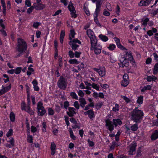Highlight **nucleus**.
<instances>
[{
  "instance_id": "1",
  "label": "nucleus",
  "mask_w": 158,
  "mask_h": 158,
  "mask_svg": "<svg viewBox=\"0 0 158 158\" xmlns=\"http://www.w3.org/2000/svg\"><path fill=\"white\" fill-rule=\"evenodd\" d=\"M143 116V111L137 109V108L131 112V119L136 123H139L141 122Z\"/></svg>"
},
{
  "instance_id": "2",
  "label": "nucleus",
  "mask_w": 158,
  "mask_h": 158,
  "mask_svg": "<svg viewBox=\"0 0 158 158\" xmlns=\"http://www.w3.org/2000/svg\"><path fill=\"white\" fill-rule=\"evenodd\" d=\"M27 48V45L26 42L22 39H19L18 40V44L16 47V50L17 52H19L16 56L18 57L21 56L23 55L24 52H25Z\"/></svg>"
},
{
  "instance_id": "3",
  "label": "nucleus",
  "mask_w": 158,
  "mask_h": 158,
  "mask_svg": "<svg viewBox=\"0 0 158 158\" xmlns=\"http://www.w3.org/2000/svg\"><path fill=\"white\" fill-rule=\"evenodd\" d=\"M105 122L106 126L108 127L107 129L110 131L114 130V125L116 127L118 125H120L122 124V122L120 119H113L112 122L109 118H106Z\"/></svg>"
},
{
  "instance_id": "4",
  "label": "nucleus",
  "mask_w": 158,
  "mask_h": 158,
  "mask_svg": "<svg viewBox=\"0 0 158 158\" xmlns=\"http://www.w3.org/2000/svg\"><path fill=\"white\" fill-rule=\"evenodd\" d=\"M57 85L60 88L65 90L67 85V79L63 76H60L57 82Z\"/></svg>"
},
{
  "instance_id": "5",
  "label": "nucleus",
  "mask_w": 158,
  "mask_h": 158,
  "mask_svg": "<svg viewBox=\"0 0 158 158\" xmlns=\"http://www.w3.org/2000/svg\"><path fill=\"white\" fill-rule=\"evenodd\" d=\"M101 4L100 1L98 0L96 3V9L95 11L94 12V21L96 23L98 26L100 27L101 25L98 20L97 17L100 10Z\"/></svg>"
},
{
  "instance_id": "6",
  "label": "nucleus",
  "mask_w": 158,
  "mask_h": 158,
  "mask_svg": "<svg viewBox=\"0 0 158 158\" xmlns=\"http://www.w3.org/2000/svg\"><path fill=\"white\" fill-rule=\"evenodd\" d=\"M37 3H34L33 4V6H31L28 9L27 11V13L28 14H30L33 10L34 7L36 10H38L39 9L40 0H36Z\"/></svg>"
},
{
  "instance_id": "7",
  "label": "nucleus",
  "mask_w": 158,
  "mask_h": 158,
  "mask_svg": "<svg viewBox=\"0 0 158 158\" xmlns=\"http://www.w3.org/2000/svg\"><path fill=\"white\" fill-rule=\"evenodd\" d=\"M123 80L121 81V85L124 87H126L129 83V76L127 74H125L123 76Z\"/></svg>"
},
{
  "instance_id": "8",
  "label": "nucleus",
  "mask_w": 158,
  "mask_h": 158,
  "mask_svg": "<svg viewBox=\"0 0 158 158\" xmlns=\"http://www.w3.org/2000/svg\"><path fill=\"white\" fill-rule=\"evenodd\" d=\"M90 49L92 50H94L95 53L96 55L99 54L101 52L102 46L99 44L98 45H96L92 47H91Z\"/></svg>"
},
{
  "instance_id": "9",
  "label": "nucleus",
  "mask_w": 158,
  "mask_h": 158,
  "mask_svg": "<svg viewBox=\"0 0 158 158\" xmlns=\"http://www.w3.org/2000/svg\"><path fill=\"white\" fill-rule=\"evenodd\" d=\"M93 69L95 71L98 72L99 75L101 77L105 76L106 74V70L104 67H101L99 69L94 68Z\"/></svg>"
},
{
  "instance_id": "10",
  "label": "nucleus",
  "mask_w": 158,
  "mask_h": 158,
  "mask_svg": "<svg viewBox=\"0 0 158 158\" xmlns=\"http://www.w3.org/2000/svg\"><path fill=\"white\" fill-rule=\"evenodd\" d=\"M123 60L122 61H121V60H120V63H118V64L119 66L121 67H127L129 66V63L128 62V61L127 60L125 57H122Z\"/></svg>"
},
{
  "instance_id": "11",
  "label": "nucleus",
  "mask_w": 158,
  "mask_h": 158,
  "mask_svg": "<svg viewBox=\"0 0 158 158\" xmlns=\"http://www.w3.org/2000/svg\"><path fill=\"white\" fill-rule=\"evenodd\" d=\"M136 146L137 144L136 143H132L131 144L129 151V154L132 155L133 154V152L135 151Z\"/></svg>"
},
{
  "instance_id": "12",
  "label": "nucleus",
  "mask_w": 158,
  "mask_h": 158,
  "mask_svg": "<svg viewBox=\"0 0 158 158\" xmlns=\"http://www.w3.org/2000/svg\"><path fill=\"white\" fill-rule=\"evenodd\" d=\"M68 110L69 112H67V114L69 117H73L74 114H76V112H75L76 109L74 108L69 107Z\"/></svg>"
},
{
  "instance_id": "13",
  "label": "nucleus",
  "mask_w": 158,
  "mask_h": 158,
  "mask_svg": "<svg viewBox=\"0 0 158 158\" xmlns=\"http://www.w3.org/2000/svg\"><path fill=\"white\" fill-rule=\"evenodd\" d=\"M90 40L91 47L97 45V40L95 36L92 37V38H90Z\"/></svg>"
},
{
  "instance_id": "14",
  "label": "nucleus",
  "mask_w": 158,
  "mask_h": 158,
  "mask_svg": "<svg viewBox=\"0 0 158 158\" xmlns=\"http://www.w3.org/2000/svg\"><path fill=\"white\" fill-rule=\"evenodd\" d=\"M151 138L152 140H154L158 138V131L157 130H155L153 132L151 136Z\"/></svg>"
},
{
  "instance_id": "15",
  "label": "nucleus",
  "mask_w": 158,
  "mask_h": 158,
  "mask_svg": "<svg viewBox=\"0 0 158 158\" xmlns=\"http://www.w3.org/2000/svg\"><path fill=\"white\" fill-rule=\"evenodd\" d=\"M33 85V88L35 91H38L39 90V88L37 85L38 82L36 79L34 80L32 82Z\"/></svg>"
},
{
  "instance_id": "16",
  "label": "nucleus",
  "mask_w": 158,
  "mask_h": 158,
  "mask_svg": "<svg viewBox=\"0 0 158 158\" xmlns=\"http://www.w3.org/2000/svg\"><path fill=\"white\" fill-rule=\"evenodd\" d=\"M43 104L40 102V116H42L44 115L46 112V111L43 106H42Z\"/></svg>"
},
{
  "instance_id": "17",
  "label": "nucleus",
  "mask_w": 158,
  "mask_h": 158,
  "mask_svg": "<svg viewBox=\"0 0 158 158\" xmlns=\"http://www.w3.org/2000/svg\"><path fill=\"white\" fill-rule=\"evenodd\" d=\"M56 146L54 143H52L51 146V150L52 151L51 154L54 155L55 153V148Z\"/></svg>"
},
{
  "instance_id": "18",
  "label": "nucleus",
  "mask_w": 158,
  "mask_h": 158,
  "mask_svg": "<svg viewBox=\"0 0 158 158\" xmlns=\"http://www.w3.org/2000/svg\"><path fill=\"white\" fill-rule=\"evenodd\" d=\"M68 9L72 13H76V11L74 8V7L73 5V4L71 2H70V4L68 6Z\"/></svg>"
},
{
  "instance_id": "19",
  "label": "nucleus",
  "mask_w": 158,
  "mask_h": 158,
  "mask_svg": "<svg viewBox=\"0 0 158 158\" xmlns=\"http://www.w3.org/2000/svg\"><path fill=\"white\" fill-rule=\"evenodd\" d=\"M87 34L89 38L95 36L94 32L90 29L87 31Z\"/></svg>"
},
{
  "instance_id": "20",
  "label": "nucleus",
  "mask_w": 158,
  "mask_h": 158,
  "mask_svg": "<svg viewBox=\"0 0 158 158\" xmlns=\"http://www.w3.org/2000/svg\"><path fill=\"white\" fill-rule=\"evenodd\" d=\"M150 4V2H147L146 1L141 0L140 1L139 5L140 6H145L148 5Z\"/></svg>"
},
{
  "instance_id": "21",
  "label": "nucleus",
  "mask_w": 158,
  "mask_h": 158,
  "mask_svg": "<svg viewBox=\"0 0 158 158\" xmlns=\"http://www.w3.org/2000/svg\"><path fill=\"white\" fill-rule=\"evenodd\" d=\"M141 147H139L137 151V153L136 156L134 157L135 158H137L138 157H140L142 155L141 153Z\"/></svg>"
},
{
  "instance_id": "22",
  "label": "nucleus",
  "mask_w": 158,
  "mask_h": 158,
  "mask_svg": "<svg viewBox=\"0 0 158 158\" xmlns=\"http://www.w3.org/2000/svg\"><path fill=\"white\" fill-rule=\"evenodd\" d=\"M99 38L101 39L102 41L106 42L108 40V37L102 34H101L99 35Z\"/></svg>"
},
{
  "instance_id": "23",
  "label": "nucleus",
  "mask_w": 158,
  "mask_h": 158,
  "mask_svg": "<svg viewBox=\"0 0 158 158\" xmlns=\"http://www.w3.org/2000/svg\"><path fill=\"white\" fill-rule=\"evenodd\" d=\"M138 128V125L137 124H134L131 127V129L133 131H136Z\"/></svg>"
},
{
  "instance_id": "24",
  "label": "nucleus",
  "mask_w": 158,
  "mask_h": 158,
  "mask_svg": "<svg viewBox=\"0 0 158 158\" xmlns=\"http://www.w3.org/2000/svg\"><path fill=\"white\" fill-rule=\"evenodd\" d=\"M77 43H78L79 44H81V42L77 39H73L72 41H70L69 42V44L70 45H71V44L72 43L76 44Z\"/></svg>"
},
{
  "instance_id": "25",
  "label": "nucleus",
  "mask_w": 158,
  "mask_h": 158,
  "mask_svg": "<svg viewBox=\"0 0 158 158\" xmlns=\"http://www.w3.org/2000/svg\"><path fill=\"white\" fill-rule=\"evenodd\" d=\"M89 117L90 119H92L94 117V111L92 110H89V112L88 114Z\"/></svg>"
},
{
  "instance_id": "26",
  "label": "nucleus",
  "mask_w": 158,
  "mask_h": 158,
  "mask_svg": "<svg viewBox=\"0 0 158 158\" xmlns=\"http://www.w3.org/2000/svg\"><path fill=\"white\" fill-rule=\"evenodd\" d=\"M151 88L152 86L151 85H147L146 86H144L141 89V91L142 92H143L146 90L151 89Z\"/></svg>"
},
{
  "instance_id": "27",
  "label": "nucleus",
  "mask_w": 158,
  "mask_h": 158,
  "mask_svg": "<svg viewBox=\"0 0 158 158\" xmlns=\"http://www.w3.org/2000/svg\"><path fill=\"white\" fill-rule=\"evenodd\" d=\"M69 132L70 134V136L71 138L73 140H75L76 139V137L74 135L73 131L71 128H69Z\"/></svg>"
},
{
  "instance_id": "28",
  "label": "nucleus",
  "mask_w": 158,
  "mask_h": 158,
  "mask_svg": "<svg viewBox=\"0 0 158 158\" xmlns=\"http://www.w3.org/2000/svg\"><path fill=\"white\" fill-rule=\"evenodd\" d=\"M158 72V63H156L153 69V73L155 74Z\"/></svg>"
},
{
  "instance_id": "29",
  "label": "nucleus",
  "mask_w": 158,
  "mask_h": 158,
  "mask_svg": "<svg viewBox=\"0 0 158 158\" xmlns=\"http://www.w3.org/2000/svg\"><path fill=\"white\" fill-rule=\"evenodd\" d=\"M70 34L69 35V39L70 40H71L74 37V35L75 33L73 30H71L70 31Z\"/></svg>"
},
{
  "instance_id": "30",
  "label": "nucleus",
  "mask_w": 158,
  "mask_h": 158,
  "mask_svg": "<svg viewBox=\"0 0 158 158\" xmlns=\"http://www.w3.org/2000/svg\"><path fill=\"white\" fill-rule=\"evenodd\" d=\"M143 96H140L138 97L137 100V102L139 104H142L143 103Z\"/></svg>"
},
{
  "instance_id": "31",
  "label": "nucleus",
  "mask_w": 158,
  "mask_h": 158,
  "mask_svg": "<svg viewBox=\"0 0 158 158\" xmlns=\"http://www.w3.org/2000/svg\"><path fill=\"white\" fill-rule=\"evenodd\" d=\"M69 62L70 64H77L79 63V62L76 59H73L70 60L69 61Z\"/></svg>"
},
{
  "instance_id": "32",
  "label": "nucleus",
  "mask_w": 158,
  "mask_h": 158,
  "mask_svg": "<svg viewBox=\"0 0 158 158\" xmlns=\"http://www.w3.org/2000/svg\"><path fill=\"white\" fill-rule=\"evenodd\" d=\"M10 120L12 122H14L15 120V114L13 112H11L10 115Z\"/></svg>"
},
{
  "instance_id": "33",
  "label": "nucleus",
  "mask_w": 158,
  "mask_h": 158,
  "mask_svg": "<svg viewBox=\"0 0 158 158\" xmlns=\"http://www.w3.org/2000/svg\"><path fill=\"white\" fill-rule=\"evenodd\" d=\"M119 105L117 104H115V106L113 108L112 110L114 112H116L119 110Z\"/></svg>"
},
{
  "instance_id": "34",
  "label": "nucleus",
  "mask_w": 158,
  "mask_h": 158,
  "mask_svg": "<svg viewBox=\"0 0 158 158\" xmlns=\"http://www.w3.org/2000/svg\"><path fill=\"white\" fill-rule=\"evenodd\" d=\"M70 96L72 98L77 100L78 98V96L74 92H72L70 93Z\"/></svg>"
},
{
  "instance_id": "35",
  "label": "nucleus",
  "mask_w": 158,
  "mask_h": 158,
  "mask_svg": "<svg viewBox=\"0 0 158 158\" xmlns=\"http://www.w3.org/2000/svg\"><path fill=\"white\" fill-rule=\"evenodd\" d=\"M79 102L80 103V104H86V102L84 98H80L79 99Z\"/></svg>"
},
{
  "instance_id": "36",
  "label": "nucleus",
  "mask_w": 158,
  "mask_h": 158,
  "mask_svg": "<svg viewBox=\"0 0 158 158\" xmlns=\"http://www.w3.org/2000/svg\"><path fill=\"white\" fill-rule=\"evenodd\" d=\"M71 48L72 49L74 50L75 51L77 49V48L79 46V45H78L73 43L71 44Z\"/></svg>"
},
{
  "instance_id": "37",
  "label": "nucleus",
  "mask_w": 158,
  "mask_h": 158,
  "mask_svg": "<svg viewBox=\"0 0 158 158\" xmlns=\"http://www.w3.org/2000/svg\"><path fill=\"white\" fill-rule=\"evenodd\" d=\"M13 133V130L12 129H10L8 131L6 134L7 137H9V136L12 135Z\"/></svg>"
},
{
  "instance_id": "38",
  "label": "nucleus",
  "mask_w": 158,
  "mask_h": 158,
  "mask_svg": "<svg viewBox=\"0 0 158 158\" xmlns=\"http://www.w3.org/2000/svg\"><path fill=\"white\" fill-rule=\"evenodd\" d=\"M22 70V68L21 67H17L15 70V74H18L20 73Z\"/></svg>"
},
{
  "instance_id": "39",
  "label": "nucleus",
  "mask_w": 158,
  "mask_h": 158,
  "mask_svg": "<svg viewBox=\"0 0 158 158\" xmlns=\"http://www.w3.org/2000/svg\"><path fill=\"white\" fill-rule=\"evenodd\" d=\"M116 48V46L114 44H110L108 48L110 50H113Z\"/></svg>"
},
{
  "instance_id": "40",
  "label": "nucleus",
  "mask_w": 158,
  "mask_h": 158,
  "mask_svg": "<svg viewBox=\"0 0 158 158\" xmlns=\"http://www.w3.org/2000/svg\"><path fill=\"white\" fill-rule=\"evenodd\" d=\"M92 87L96 89L97 90H99V85H98L97 84H95L94 83H93L92 84L91 86Z\"/></svg>"
},
{
  "instance_id": "41",
  "label": "nucleus",
  "mask_w": 158,
  "mask_h": 158,
  "mask_svg": "<svg viewBox=\"0 0 158 158\" xmlns=\"http://www.w3.org/2000/svg\"><path fill=\"white\" fill-rule=\"evenodd\" d=\"M48 114L49 115H52L54 114V111L51 108H48Z\"/></svg>"
},
{
  "instance_id": "42",
  "label": "nucleus",
  "mask_w": 158,
  "mask_h": 158,
  "mask_svg": "<svg viewBox=\"0 0 158 158\" xmlns=\"http://www.w3.org/2000/svg\"><path fill=\"white\" fill-rule=\"evenodd\" d=\"M103 105V103L102 102H98L95 105L96 108L98 109L101 107Z\"/></svg>"
},
{
  "instance_id": "43",
  "label": "nucleus",
  "mask_w": 158,
  "mask_h": 158,
  "mask_svg": "<svg viewBox=\"0 0 158 158\" xmlns=\"http://www.w3.org/2000/svg\"><path fill=\"white\" fill-rule=\"evenodd\" d=\"M10 140L9 142L10 143L12 146L13 147L14 146V142L15 141L14 138L12 137H10Z\"/></svg>"
},
{
  "instance_id": "44",
  "label": "nucleus",
  "mask_w": 158,
  "mask_h": 158,
  "mask_svg": "<svg viewBox=\"0 0 158 158\" xmlns=\"http://www.w3.org/2000/svg\"><path fill=\"white\" fill-rule=\"evenodd\" d=\"M149 21V19L148 18H146L142 23V25L144 26L147 25V23Z\"/></svg>"
},
{
  "instance_id": "45",
  "label": "nucleus",
  "mask_w": 158,
  "mask_h": 158,
  "mask_svg": "<svg viewBox=\"0 0 158 158\" xmlns=\"http://www.w3.org/2000/svg\"><path fill=\"white\" fill-rule=\"evenodd\" d=\"M74 106L77 109H78L79 108V105L77 101H75L74 102L73 104Z\"/></svg>"
},
{
  "instance_id": "46",
  "label": "nucleus",
  "mask_w": 158,
  "mask_h": 158,
  "mask_svg": "<svg viewBox=\"0 0 158 158\" xmlns=\"http://www.w3.org/2000/svg\"><path fill=\"white\" fill-rule=\"evenodd\" d=\"M117 45L118 48L121 49L122 50H127V49L125 48L123 46H122L121 44V43L119 44L118 45V44Z\"/></svg>"
},
{
  "instance_id": "47",
  "label": "nucleus",
  "mask_w": 158,
  "mask_h": 158,
  "mask_svg": "<svg viewBox=\"0 0 158 158\" xmlns=\"http://www.w3.org/2000/svg\"><path fill=\"white\" fill-rule=\"evenodd\" d=\"M121 98H123L124 100L126 101L127 103L129 102L130 101V99L127 97H126L124 96H121Z\"/></svg>"
},
{
  "instance_id": "48",
  "label": "nucleus",
  "mask_w": 158,
  "mask_h": 158,
  "mask_svg": "<svg viewBox=\"0 0 158 158\" xmlns=\"http://www.w3.org/2000/svg\"><path fill=\"white\" fill-rule=\"evenodd\" d=\"M78 95L80 97H83L84 95V93L81 90H79L78 92Z\"/></svg>"
},
{
  "instance_id": "49",
  "label": "nucleus",
  "mask_w": 158,
  "mask_h": 158,
  "mask_svg": "<svg viewBox=\"0 0 158 158\" xmlns=\"http://www.w3.org/2000/svg\"><path fill=\"white\" fill-rule=\"evenodd\" d=\"M88 142L89 146L93 147L94 146V143L92 141H90V139H88Z\"/></svg>"
},
{
  "instance_id": "50",
  "label": "nucleus",
  "mask_w": 158,
  "mask_h": 158,
  "mask_svg": "<svg viewBox=\"0 0 158 158\" xmlns=\"http://www.w3.org/2000/svg\"><path fill=\"white\" fill-rule=\"evenodd\" d=\"M27 140L28 142L29 143H32L33 142L32 136L30 135H28L27 136Z\"/></svg>"
},
{
  "instance_id": "51",
  "label": "nucleus",
  "mask_w": 158,
  "mask_h": 158,
  "mask_svg": "<svg viewBox=\"0 0 158 158\" xmlns=\"http://www.w3.org/2000/svg\"><path fill=\"white\" fill-rule=\"evenodd\" d=\"M25 5L28 6H30L31 5L30 0H26L25 2Z\"/></svg>"
},
{
  "instance_id": "52",
  "label": "nucleus",
  "mask_w": 158,
  "mask_h": 158,
  "mask_svg": "<svg viewBox=\"0 0 158 158\" xmlns=\"http://www.w3.org/2000/svg\"><path fill=\"white\" fill-rule=\"evenodd\" d=\"M69 106V102L67 101H65L64 103V108L67 109V107Z\"/></svg>"
},
{
  "instance_id": "53",
  "label": "nucleus",
  "mask_w": 158,
  "mask_h": 158,
  "mask_svg": "<svg viewBox=\"0 0 158 158\" xmlns=\"http://www.w3.org/2000/svg\"><path fill=\"white\" fill-rule=\"evenodd\" d=\"M27 102L29 103L30 102V93L29 91L27 90Z\"/></svg>"
},
{
  "instance_id": "54",
  "label": "nucleus",
  "mask_w": 158,
  "mask_h": 158,
  "mask_svg": "<svg viewBox=\"0 0 158 158\" xmlns=\"http://www.w3.org/2000/svg\"><path fill=\"white\" fill-rule=\"evenodd\" d=\"M84 11H85V13L86 14L88 15L89 16L90 15V12L89 11V10L88 9L85 7H84Z\"/></svg>"
},
{
  "instance_id": "55",
  "label": "nucleus",
  "mask_w": 158,
  "mask_h": 158,
  "mask_svg": "<svg viewBox=\"0 0 158 158\" xmlns=\"http://www.w3.org/2000/svg\"><path fill=\"white\" fill-rule=\"evenodd\" d=\"M65 35V31L64 30H62L61 31L60 34V37L61 38H64V37Z\"/></svg>"
},
{
  "instance_id": "56",
  "label": "nucleus",
  "mask_w": 158,
  "mask_h": 158,
  "mask_svg": "<svg viewBox=\"0 0 158 158\" xmlns=\"http://www.w3.org/2000/svg\"><path fill=\"white\" fill-rule=\"evenodd\" d=\"M69 55L70 58H73L74 57V53L72 51H69Z\"/></svg>"
},
{
  "instance_id": "57",
  "label": "nucleus",
  "mask_w": 158,
  "mask_h": 158,
  "mask_svg": "<svg viewBox=\"0 0 158 158\" xmlns=\"http://www.w3.org/2000/svg\"><path fill=\"white\" fill-rule=\"evenodd\" d=\"M39 25V23L38 22H36L34 23L33 25V26L35 28H37L38 27Z\"/></svg>"
},
{
  "instance_id": "58",
  "label": "nucleus",
  "mask_w": 158,
  "mask_h": 158,
  "mask_svg": "<svg viewBox=\"0 0 158 158\" xmlns=\"http://www.w3.org/2000/svg\"><path fill=\"white\" fill-rule=\"evenodd\" d=\"M28 106L27 107V110H26L28 113H30V114H32V112L30 111V103H29L28 102Z\"/></svg>"
},
{
  "instance_id": "59",
  "label": "nucleus",
  "mask_w": 158,
  "mask_h": 158,
  "mask_svg": "<svg viewBox=\"0 0 158 158\" xmlns=\"http://www.w3.org/2000/svg\"><path fill=\"white\" fill-rule=\"evenodd\" d=\"M26 104L24 102H23L21 103V109L22 110H26L25 109Z\"/></svg>"
},
{
  "instance_id": "60",
  "label": "nucleus",
  "mask_w": 158,
  "mask_h": 158,
  "mask_svg": "<svg viewBox=\"0 0 158 158\" xmlns=\"http://www.w3.org/2000/svg\"><path fill=\"white\" fill-rule=\"evenodd\" d=\"M70 120L71 122H72V123H74L75 124H77V121H76V119L74 118H70Z\"/></svg>"
},
{
  "instance_id": "61",
  "label": "nucleus",
  "mask_w": 158,
  "mask_h": 158,
  "mask_svg": "<svg viewBox=\"0 0 158 158\" xmlns=\"http://www.w3.org/2000/svg\"><path fill=\"white\" fill-rule=\"evenodd\" d=\"M81 54V52H78L75 51V55L76 57L78 58L80 57V55Z\"/></svg>"
},
{
  "instance_id": "62",
  "label": "nucleus",
  "mask_w": 158,
  "mask_h": 158,
  "mask_svg": "<svg viewBox=\"0 0 158 158\" xmlns=\"http://www.w3.org/2000/svg\"><path fill=\"white\" fill-rule=\"evenodd\" d=\"M114 39L116 42L117 45L120 43V40L117 37H114Z\"/></svg>"
},
{
  "instance_id": "63",
  "label": "nucleus",
  "mask_w": 158,
  "mask_h": 158,
  "mask_svg": "<svg viewBox=\"0 0 158 158\" xmlns=\"http://www.w3.org/2000/svg\"><path fill=\"white\" fill-rule=\"evenodd\" d=\"M104 15L106 16H109L110 15V13L106 10H105L103 12Z\"/></svg>"
},
{
  "instance_id": "64",
  "label": "nucleus",
  "mask_w": 158,
  "mask_h": 158,
  "mask_svg": "<svg viewBox=\"0 0 158 158\" xmlns=\"http://www.w3.org/2000/svg\"><path fill=\"white\" fill-rule=\"evenodd\" d=\"M31 131L32 132H35L37 131V129H36V127L33 126H32L31 127Z\"/></svg>"
}]
</instances>
